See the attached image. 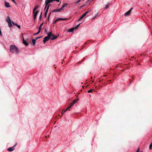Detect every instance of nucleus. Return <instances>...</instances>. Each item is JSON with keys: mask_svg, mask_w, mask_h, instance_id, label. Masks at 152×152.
<instances>
[{"mask_svg": "<svg viewBox=\"0 0 152 152\" xmlns=\"http://www.w3.org/2000/svg\"><path fill=\"white\" fill-rule=\"evenodd\" d=\"M10 51L12 53H14L15 51L17 54H18L19 52L17 47L15 45H12L10 46Z\"/></svg>", "mask_w": 152, "mask_h": 152, "instance_id": "f257e3e1", "label": "nucleus"}, {"mask_svg": "<svg viewBox=\"0 0 152 152\" xmlns=\"http://www.w3.org/2000/svg\"><path fill=\"white\" fill-rule=\"evenodd\" d=\"M17 143H16L14 145V146L12 147H10L8 148L7 149V151H9L11 152L12 151H13L14 150V147H15L16 145H17Z\"/></svg>", "mask_w": 152, "mask_h": 152, "instance_id": "f03ea898", "label": "nucleus"}, {"mask_svg": "<svg viewBox=\"0 0 152 152\" xmlns=\"http://www.w3.org/2000/svg\"><path fill=\"white\" fill-rule=\"evenodd\" d=\"M54 0H46L45 2V5L47 6L49 4L52 3Z\"/></svg>", "mask_w": 152, "mask_h": 152, "instance_id": "7ed1b4c3", "label": "nucleus"}, {"mask_svg": "<svg viewBox=\"0 0 152 152\" xmlns=\"http://www.w3.org/2000/svg\"><path fill=\"white\" fill-rule=\"evenodd\" d=\"M49 39H50V37H48V36H46L44 37L43 40V43L45 44V43L48 41Z\"/></svg>", "mask_w": 152, "mask_h": 152, "instance_id": "20e7f679", "label": "nucleus"}, {"mask_svg": "<svg viewBox=\"0 0 152 152\" xmlns=\"http://www.w3.org/2000/svg\"><path fill=\"white\" fill-rule=\"evenodd\" d=\"M61 8L57 9H55L52 11V12H61Z\"/></svg>", "mask_w": 152, "mask_h": 152, "instance_id": "39448f33", "label": "nucleus"}, {"mask_svg": "<svg viewBox=\"0 0 152 152\" xmlns=\"http://www.w3.org/2000/svg\"><path fill=\"white\" fill-rule=\"evenodd\" d=\"M86 16L85 14L84 13L80 17L79 19L78 20V21H79L81 20Z\"/></svg>", "mask_w": 152, "mask_h": 152, "instance_id": "423d86ee", "label": "nucleus"}, {"mask_svg": "<svg viewBox=\"0 0 152 152\" xmlns=\"http://www.w3.org/2000/svg\"><path fill=\"white\" fill-rule=\"evenodd\" d=\"M5 6L7 8H9L10 7L9 3L6 1L5 2Z\"/></svg>", "mask_w": 152, "mask_h": 152, "instance_id": "0eeeda50", "label": "nucleus"}, {"mask_svg": "<svg viewBox=\"0 0 152 152\" xmlns=\"http://www.w3.org/2000/svg\"><path fill=\"white\" fill-rule=\"evenodd\" d=\"M58 21L60 20H69V18H59L57 19Z\"/></svg>", "mask_w": 152, "mask_h": 152, "instance_id": "6e6552de", "label": "nucleus"}, {"mask_svg": "<svg viewBox=\"0 0 152 152\" xmlns=\"http://www.w3.org/2000/svg\"><path fill=\"white\" fill-rule=\"evenodd\" d=\"M48 35L47 36H48V37H51L52 36H54V34H52L51 32H47L46 33Z\"/></svg>", "mask_w": 152, "mask_h": 152, "instance_id": "1a4fd4ad", "label": "nucleus"}, {"mask_svg": "<svg viewBox=\"0 0 152 152\" xmlns=\"http://www.w3.org/2000/svg\"><path fill=\"white\" fill-rule=\"evenodd\" d=\"M59 36V35H58L57 36H55L54 35V36H52V37H53L52 38H50V39L51 40H53L56 39Z\"/></svg>", "mask_w": 152, "mask_h": 152, "instance_id": "9d476101", "label": "nucleus"}, {"mask_svg": "<svg viewBox=\"0 0 152 152\" xmlns=\"http://www.w3.org/2000/svg\"><path fill=\"white\" fill-rule=\"evenodd\" d=\"M23 43L24 45H25L26 46H27L28 45V42H26V41L24 40V38L23 39Z\"/></svg>", "mask_w": 152, "mask_h": 152, "instance_id": "9b49d317", "label": "nucleus"}, {"mask_svg": "<svg viewBox=\"0 0 152 152\" xmlns=\"http://www.w3.org/2000/svg\"><path fill=\"white\" fill-rule=\"evenodd\" d=\"M79 99H75L73 100L72 102L71 103L72 104V105H74L75 103L77 102L78 100Z\"/></svg>", "mask_w": 152, "mask_h": 152, "instance_id": "f8f14e48", "label": "nucleus"}, {"mask_svg": "<svg viewBox=\"0 0 152 152\" xmlns=\"http://www.w3.org/2000/svg\"><path fill=\"white\" fill-rule=\"evenodd\" d=\"M131 12L129 10L128 12H126L125 14L124 15L126 16L129 15H130Z\"/></svg>", "mask_w": 152, "mask_h": 152, "instance_id": "ddd939ff", "label": "nucleus"}, {"mask_svg": "<svg viewBox=\"0 0 152 152\" xmlns=\"http://www.w3.org/2000/svg\"><path fill=\"white\" fill-rule=\"evenodd\" d=\"M68 5V4H67V3H65V4H64L61 8V10L64 8L65 7H66L67 5Z\"/></svg>", "mask_w": 152, "mask_h": 152, "instance_id": "4468645a", "label": "nucleus"}, {"mask_svg": "<svg viewBox=\"0 0 152 152\" xmlns=\"http://www.w3.org/2000/svg\"><path fill=\"white\" fill-rule=\"evenodd\" d=\"M36 40L34 39H32V45L33 46H34L35 45Z\"/></svg>", "mask_w": 152, "mask_h": 152, "instance_id": "2eb2a0df", "label": "nucleus"}, {"mask_svg": "<svg viewBox=\"0 0 152 152\" xmlns=\"http://www.w3.org/2000/svg\"><path fill=\"white\" fill-rule=\"evenodd\" d=\"M6 21L7 23L11 21L10 17L9 16L7 17L6 19Z\"/></svg>", "mask_w": 152, "mask_h": 152, "instance_id": "dca6fc26", "label": "nucleus"}, {"mask_svg": "<svg viewBox=\"0 0 152 152\" xmlns=\"http://www.w3.org/2000/svg\"><path fill=\"white\" fill-rule=\"evenodd\" d=\"M37 12H35V13H34V20L36 18V17H37Z\"/></svg>", "mask_w": 152, "mask_h": 152, "instance_id": "f3484780", "label": "nucleus"}, {"mask_svg": "<svg viewBox=\"0 0 152 152\" xmlns=\"http://www.w3.org/2000/svg\"><path fill=\"white\" fill-rule=\"evenodd\" d=\"M44 23V22H42V23L41 24L40 26H39V31H41V27L42 26Z\"/></svg>", "mask_w": 152, "mask_h": 152, "instance_id": "a211bd4d", "label": "nucleus"}, {"mask_svg": "<svg viewBox=\"0 0 152 152\" xmlns=\"http://www.w3.org/2000/svg\"><path fill=\"white\" fill-rule=\"evenodd\" d=\"M75 29V28H71L68 31L69 32H73Z\"/></svg>", "mask_w": 152, "mask_h": 152, "instance_id": "6ab92c4d", "label": "nucleus"}, {"mask_svg": "<svg viewBox=\"0 0 152 152\" xmlns=\"http://www.w3.org/2000/svg\"><path fill=\"white\" fill-rule=\"evenodd\" d=\"M8 26L9 27H11L12 26V21L8 22Z\"/></svg>", "mask_w": 152, "mask_h": 152, "instance_id": "aec40b11", "label": "nucleus"}, {"mask_svg": "<svg viewBox=\"0 0 152 152\" xmlns=\"http://www.w3.org/2000/svg\"><path fill=\"white\" fill-rule=\"evenodd\" d=\"M38 7L37 6H36V7H35L34 9H33V13H35L36 12H35V11L38 8Z\"/></svg>", "mask_w": 152, "mask_h": 152, "instance_id": "412c9836", "label": "nucleus"}, {"mask_svg": "<svg viewBox=\"0 0 152 152\" xmlns=\"http://www.w3.org/2000/svg\"><path fill=\"white\" fill-rule=\"evenodd\" d=\"M38 7L37 6H36V7H35L34 9H33V13H35L36 12H35V11L38 8Z\"/></svg>", "mask_w": 152, "mask_h": 152, "instance_id": "4be33fe9", "label": "nucleus"}, {"mask_svg": "<svg viewBox=\"0 0 152 152\" xmlns=\"http://www.w3.org/2000/svg\"><path fill=\"white\" fill-rule=\"evenodd\" d=\"M40 31H39H39L37 33H36L34 34L33 35H36L39 34L40 33Z\"/></svg>", "mask_w": 152, "mask_h": 152, "instance_id": "5701e85b", "label": "nucleus"}, {"mask_svg": "<svg viewBox=\"0 0 152 152\" xmlns=\"http://www.w3.org/2000/svg\"><path fill=\"white\" fill-rule=\"evenodd\" d=\"M81 0H78L77 1H75L74 4H78L79 2H80L81 1Z\"/></svg>", "mask_w": 152, "mask_h": 152, "instance_id": "b1692460", "label": "nucleus"}, {"mask_svg": "<svg viewBox=\"0 0 152 152\" xmlns=\"http://www.w3.org/2000/svg\"><path fill=\"white\" fill-rule=\"evenodd\" d=\"M149 149L150 150H151L152 149V142L150 145Z\"/></svg>", "mask_w": 152, "mask_h": 152, "instance_id": "393cba45", "label": "nucleus"}, {"mask_svg": "<svg viewBox=\"0 0 152 152\" xmlns=\"http://www.w3.org/2000/svg\"><path fill=\"white\" fill-rule=\"evenodd\" d=\"M93 90V89H90L89 90H88V93H91L92 92Z\"/></svg>", "mask_w": 152, "mask_h": 152, "instance_id": "a878e982", "label": "nucleus"}, {"mask_svg": "<svg viewBox=\"0 0 152 152\" xmlns=\"http://www.w3.org/2000/svg\"><path fill=\"white\" fill-rule=\"evenodd\" d=\"M47 9L46 10V11H48V10H49V7H50V5L49 4H48L47 6Z\"/></svg>", "mask_w": 152, "mask_h": 152, "instance_id": "bb28decb", "label": "nucleus"}, {"mask_svg": "<svg viewBox=\"0 0 152 152\" xmlns=\"http://www.w3.org/2000/svg\"><path fill=\"white\" fill-rule=\"evenodd\" d=\"M48 12V11H46V10L45 11V15H44L45 17V18L47 16Z\"/></svg>", "mask_w": 152, "mask_h": 152, "instance_id": "cd10ccee", "label": "nucleus"}, {"mask_svg": "<svg viewBox=\"0 0 152 152\" xmlns=\"http://www.w3.org/2000/svg\"><path fill=\"white\" fill-rule=\"evenodd\" d=\"M110 4V3H108L105 6V8L106 9H107L108 8L109 5Z\"/></svg>", "mask_w": 152, "mask_h": 152, "instance_id": "c85d7f7f", "label": "nucleus"}, {"mask_svg": "<svg viewBox=\"0 0 152 152\" xmlns=\"http://www.w3.org/2000/svg\"><path fill=\"white\" fill-rule=\"evenodd\" d=\"M16 26L19 29H20V25H18L17 24Z\"/></svg>", "mask_w": 152, "mask_h": 152, "instance_id": "c756f323", "label": "nucleus"}, {"mask_svg": "<svg viewBox=\"0 0 152 152\" xmlns=\"http://www.w3.org/2000/svg\"><path fill=\"white\" fill-rule=\"evenodd\" d=\"M42 37V36L36 37H35V39L36 40L37 39H39L41 38Z\"/></svg>", "mask_w": 152, "mask_h": 152, "instance_id": "7c9ffc66", "label": "nucleus"}, {"mask_svg": "<svg viewBox=\"0 0 152 152\" xmlns=\"http://www.w3.org/2000/svg\"><path fill=\"white\" fill-rule=\"evenodd\" d=\"M58 21V20L57 19H56V20H55L53 22V24H55L56 23V22H57Z\"/></svg>", "mask_w": 152, "mask_h": 152, "instance_id": "2f4dec72", "label": "nucleus"}, {"mask_svg": "<svg viewBox=\"0 0 152 152\" xmlns=\"http://www.w3.org/2000/svg\"><path fill=\"white\" fill-rule=\"evenodd\" d=\"M42 12H41L40 15V16L39 17V19L40 20H41L42 19Z\"/></svg>", "mask_w": 152, "mask_h": 152, "instance_id": "473e14b6", "label": "nucleus"}, {"mask_svg": "<svg viewBox=\"0 0 152 152\" xmlns=\"http://www.w3.org/2000/svg\"><path fill=\"white\" fill-rule=\"evenodd\" d=\"M12 24H13V25L14 26H16V24L17 23H15L14 22H13V21H12Z\"/></svg>", "mask_w": 152, "mask_h": 152, "instance_id": "72a5a7b5", "label": "nucleus"}, {"mask_svg": "<svg viewBox=\"0 0 152 152\" xmlns=\"http://www.w3.org/2000/svg\"><path fill=\"white\" fill-rule=\"evenodd\" d=\"M86 5V4H84V5L82 6L81 7H80V8H81L84 7Z\"/></svg>", "mask_w": 152, "mask_h": 152, "instance_id": "f704fd0d", "label": "nucleus"}, {"mask_svg": "<svg viewBox=\"0 0 152 152\" xmlns=\"http://www.w3.org/2000/svg\"><path fill=\"white\" fill-rule=\"evenodd\" d=\"M71 108L69 107H67V108H66V109H67V110H69V109L70 108Z\"/></svg>", "mask_w": 152, "mask_h": 152, "instance_id": "c9c22d12", "label": "nucleus"}, {"mask_svg": "<svg viewBox=\"0 0 152 152\" xmlns=\"http://www.w3.org/2000/svg\"><path fill=\"white\" fill-rule=\"evenodd\" d=\"M73 105H72V104H70V105L69 106V107L71 108V107Z\"/></svg>", "mask_w": 152, "mask_h": 152, "instance_id": "e433bc0d", "label": "nucleus"}, {"mask_svg": "<svg viewBox=\"0 0 152 152\" xmlns=\"http://www.w3.org/2000/svg\"><path fill=\"white\" fill-rule=\"evenodd\" d=\"M89 11H87V12H86L85 13H84L85 14V15H86L88 13Z\"/></svg>", "mask_w": 152, "mask_h": 152, "instance_id": "4c0bfd02", "label": "nucleus"}, {"mask_svg": "<svg viewBox=\"0 0 152 152\" xmlns=\"http://www.w3.org/2000/svg\"><path fill=\"white\" fill-rule=\"evenodd\" d=\"M139 151H140V149L138 148L137 150V152H139Z\"/></svg>", "mask_w": 152, "mask_h": 152, "instance_id": "58836bf2", "label": "nucleus"}, {"mask_svg": "<svg viewBox=\"0 0 152 152\" xmlns=\"http://www.w3.org/2000/svg\"><path fill=\"white\" fill-rule=\"evenodd\" d=\"M67 110V109H66L64 110V112H66Z\"/></svg>", "mask_w": 152, "mask_h": 152, "instance_id": "ea45409f", "label": "nucleus"}, {"mask_svg": "<svg viewBox=\"0 0 152 152\" xmlns=\"http://www.w3.org/2000/svg\"><path fill=\"white\" fill-rule=\"evenodd\" d=\"M132 9H133V8H131L130 9V10H129V11L130 12H131V11H132Z\"/></svg>", "mask_w": 152, "mask_h": 152, "instance_id": "a19ab883", "label": "nucleus"}, {"mask_svg": "<svg viewBox=\"0 0 152 152\" xmlns=\"http://www.w3.org/2000/svg\"><path fill=\"white\" fill-rule=\"evenodd\" d=\"M59 0H54V1H56L57 2H59Z\"/></svg>", "mask_w": 152, "mask_h": 152, "instance_id": "79ce46f5", "label": "nucleus"}, {"mask_svg": "<svg viewBox=\"0 0 152 152\" xmlns=\"http://www.w3.org/2000/svg\"><path fill=\"white\" fill-rule=\"evenodd\" d=\"M64 113H65V112H64V111H62V112H61V114L62 115H63V114H64Z\"/></svg>", "mask_w": 152, "mask_h": 152, "instance_id": "37998d69", "label": "nucleus"}, {"mask_svg": "<svg viewBox=\"0 0 152 152\" xmlns=\"http://www.w3.org/2000/svg\"><path fill=\"white\" fill-rule=\"evenodd\" d=\"M80 25V24H78V25H77V26H76V28H77V27H79V26Z\"/></svg>", "mask_w": 152, "mask_h": 152, "instance_id": "c03bdc74", "label": "nucleus"}, {"mask_svg": "<svg viewBox=\"0 0 152 152\" xmlns=\"http://www.w3.org/2000/svg\"><path fill=\"white\" fill-rule=\"evenodd\" d=\"M13 2H15V0H11Z\"/></svg>", "mask_w": 152, "mask_h": 152, "instance_id": "a18cd8bd", "label": "nucleus"}, {"mask_svg": "<svg viewBox=\"0 0 152 152\" xmlns=\"http://www.w3.org/2000/svg\"><path fill=\"white\" fill-rule=\"evenodd\" d=\"M47 32V30H46V28H45V33H47V32Z\"/></svg>", "mask_w": 152, "mask_h": 152, "instance_id": "49530a36", "label": "nucleus"}, {"mask_svg": "<svg viewBox=\"0 0 152 152\" xmlns=\"http://www.w3.org/2000/svg\"><path fill=\"white\" fill-rule=\"evenodd\" d=\"M16 5H17V3L15 1V2H14Z\"/></svg>", "mask_w": 152, "mask_h": 152, "instance_id": "de8ad7c7", "label": "nucleus"}, {"mask_svg": "<svg viewBox=\"0 0 152 152\" xmlns=\"http://www.w3.org/2000/svg\"><path fill=\"white\" fill-rule=\"evenodd\" d=\"M47 6L46 5L45 7L44 10H45L46 9V8L47 7Z\"/></svg>", "mask_w": 152, "mask_h": 152, "instance_id": "09e8293b", "label": "nucleus"}, {"mask_svg": "<svg viewBox=\"0 0 152 152\" xmlns=\"http://www.w3.org/2000/svg\"><path fill=\"white\" fill-rule=\"evenodd\" d=\"M49 15L48 17V20L49 21Z\"/></svg>", "mask_w": 152, "mask_h": 152, "instance_id": "8fccbe9b", "label": "nucleus"}, {"mask_svg": "<svg viewBox=\"0 0 152 152\" xmlns=\"http://www.w3.org/2000/svg\"><path fill=\"white\" fill-rule=\"evenodd\" d=\"M140 152H143L142 151H140Z\"/></svg>", "mask_w": 152, "mask_h": 152, "instance_id": "3c124183", "label": "nucleus"}, {"mask_svg": "<svg viewBox=\"0 0 152 152\" xmlns=\"http://www.w3.org/2000/svg\"><path fill=\"white\" fill-rule=\"evenodd\" d=\"M92 0V1H94V0Z\"/></svg>", "mask_w": 152, "mask_h": 152, "instance_id": "603ef678", "label": "nucleus"}]
</instances>
